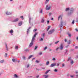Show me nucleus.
Returning a JSON list of instances; mask_svg holds the SVG:
<instances>
[{
	"label": "nucleus",
	"mask_w": 78,
	"mask_h": 78,
	"mask_svg": "<svg viewBox=\"0 0 78 78\" xmlns=\"http://www.w3.org/2000/svg\"><path fill=\"white\" fill-rule=\"evenodd\" d=\"M40 13H42V10H41L40 11Z\"/></svg>",
	"instance_id": "nucleus-47"
},
{
	"label": "nucleus",
	"mask_w": 78,
	"mask_h": 78,
	"mask_svg": "<svg viewBox=\"0 0 78 78\" xmlns=\"http://www.w3.org/2000/svg\"><path fill=\"white\" fill-rule=\"evenodd\" d=\"M41 23H44V18H43L41 20Z\"/></svg>",
	"instance_id": "nucleus-12"
},
{
	"label": "nucleus",
	"mask_w": 78,
	"mask_h": 78,
	"mask_svg": "<svg viewBox=\"0 0 78 78\" xmlns=\"http://www.w3.org/2000/svg\"><path fill=\"white\" fill-rule=\"evenodd\" d=\"M45 78H47L48 77V75H44L43 76Z\"/></svg>",
	"instance_id": "nucleus-9"
},
{
	"label": "nucleus",
	"mask_w": 78,
	"mask_h": 78,
	"mask_svg": "<svg viewBox=\"0 0 78 78\" xmlns=\"http://www.w3.org/2000/svg\"><path fill=\"white\" fill-rule=\"evenodd\" d=\"M29 29H27V33H28V31H29Z\"/></svg>",
	"instance_id": "nucleus-53"
},
{
	"label": "nucleus",
	"mask_w": 78,
	"mask_h": 78,
	"mask_svg": "<svg viewBox=\"0 0 78 78\" xmlns=\"http://www.w3.org/2000/svg\"><path fill=\"white\" fill-rule=\"evenodd\" d=\"M64 66H65V65H64V64L63 63L62 64V67H64Z\"/></svg>",
	"instance_id": "nucleus-42"
},
{
	"label": "nucleus",
	"mask_w": 78,
	"mask_h": 78,
	"mask_svg": "<svg viewBox=\"0 0 78 78\" xmlns=\"http://www.w3.org/2000/svg\"><path fill=\"white\" fill-rule=\"evenodd\" d=\"M76 76H78V75H76Z\"/></svg>",
	"instance_id": "nucleus-64"
},
{
	"label": "nucleus",
	"mask_w": 78,
	"mask_h": 78,
	"mask_svg": "<svg viewBox=\"0 0 78 78\" xmlns=\"http://www.w3.org/2000/svg\"><path fill=\"white\" fill-rule=\"evenodd\" d=\"M52 14V13H51L50 12V13H49V16H51V15Z\"/></svg>",
	"instance_id": "nucleus-25"
},
{
	"label": "nucleus",
	"mask_w": 78,
	"mask_h": 78,
	"mask_svg": "<svg viewBox=\"0 0 78 78\" xmlns=\"http://www.w3.org/2000/svg\"><path fill=\"white\" fill-rule=\"evenodd\" d=\"M59 48H57L56 49V50H58L59 49Z\"/></svg>",
	"instance_id": "nucleus-46"
},
{
	"label": "nucleus",
	"mask_w": 78,
	"mask_h": 78,
	"mask_svg": "<svg viewBox=\"0 0 78 78\" xmlns=\"http://www.w3.org/2000/svg\"><path fill=\"white\" fill-rule=\"evenodd\" d=\"M20 17L21 19H22V20H23V16H21Z\"/></svg>",
	"instance_id": "nucleus-28"
},
{
	"label": "nucleus",
	"mask_w": 78,
	"mask_h": 78,
	"mask_svg": "<svg viewBox=\"0 0 78 78\" xmlns=\"http://www.w3.org/2000/svg\"><path fill=\"white\" fill-rule=\"evenodd\" d=\"M47 2H48V0H46L45 2V4H47Z\"/></svg>",
	"instance_id": "nucleus-31"
},
{
	"label": "nucleus",
	"mask_w": 78,
	"mask_h": 78,
	"mask_svg": "<svg viewBox=\"0 0 78 78\" xmlns=\"http://www.w3.org/2000/svg\"><path fill=\"white\" fill-rule=\"evenodd\" d=\"M31 57H33V55H30V56L29 57L28 59L30 58Z\"/></svg>",
	"instance_id": "nucleus-22"
},
{
	"label": "nucleus",
	"mask_w": 78,
	"mask_h": 78,
	"mask_svg": "<svg viewBox=\"0 0 78 78\" xmlns=\"http://www.w3.org/2000/svg\"><path fill=\"white\" fill-rule=\"evenodd\" d=\"M42 52H40L39 54V55H42Z\"/></svg>",
	"instance_id": "nucleus-38"
},
{
	"label": "nucleus",
	"mask_w": 78,
	"mask_h": 78,
	"mask_svg": "<svg viewBox=\"0 0 78 78\" xmlns=\"http://www.w3.org/2000/svg\"><path fill=\"white\" fill-rule=\"evenodd\" d=\"M75 30H76V31H78V29H75Z\"/></svg>",
	"instance_id": "nucleus-45"
},
{
	"label": "nucleus",
	"mask_w": 78,
	"mask_h": 78,
	"mask_svg": "<svg viewBox=\"0 0 78 78\" xmlns=\"http://www.w3.org/2000/svg\"><path fill=\"white\" fill-rule=\"evenodd\" d=\"M37 46H35V50H36V49H37Z\"/></svg>",
	"instance_id": "nucleus-41"
},
{
	"label": "nucleus",
	"mask_w": 78,
	"mask_h": 78,
	"mask_svg": "<svg viewBox=\"0 0 78 78\" xmlns=\"http://www.w3.org/2000/svg\"><path fill=\"white\" fill-rule=\"evenodd\" d=\"M75 23V21L73 20L72 22V23H73V24Z\"/></svg>",
	"instance_id": "nucleus-40"
},
{
	"label": "nucleus",
	"mask_w": 78,
	"mask_h": 78,
	"mask_svg": "<svg viewBox=\"0 0 78 78\" xmlns=\"http://www.w3.org/2000/svg\"><path fill=\"white\" fill-rule=\"evenodd\" d=\"M29 66H30V65H29V64H28L27 65V67H29Z\"/></svg>",
	"instance_id": "nucleus-48"
},
{
	"label": "nucleus",
	"mask_w": 78,
	"mask_h": 78,
	"mask_svg": "<svg viewBox=\"0 0 78 78\" xmlns=\"http://www.w3.org/2000/svg\"><path fill=\"white\" fill-rule=\"evenodd\" d=\"M23 59H25V56H23Z\"/></svg>",
	"instance_id": "nucleus-35"
},
{
	"label": "nucleus",
	"mask_w": 78,
	"mask_h": 78,
	"mask_svg": "<svg viewBox=\"0 0 78 78\" xmlns=\"http://www.w3.org/2000/svg\"><path fill=\"white\" fill-rule=\"evenodd\" d=\"M51 20H53V18H52L51 19Z\"/></svg>",
	"instance_id": "nucleus-52"
},
{
	"label": "nucleus",
	"mask_w": 78,
	"mask_h": 78,
	"mask_svg": "<svg viewBox=\"0 0 78 78\" xmlns=\"http://www.w3.org/2000/svg\"><path fill=\"white\" fill-rule=\"evenodd\" d=\"M60 18H61V19H62V17H61V16H59L58 20H59V19Z\"/></svg>",
	"instance_id": "nucleus-17"
},
{
	"label": "nucleus",
	"mask_w": 78,
	"mask_h": 78,
	"mask_svg": "<svg viewBox=\"0 0 78 78\" xmlns=\"http://www.w3.org/2000/svg\"><path fill=\"white\" fill-rule=\"evenodd\" d=\"M54 71V72H57V71H58V70H57V69H55Z\"/></svg>",
	"instance_id": "nucleus-33"
},
{
	"label": "nucleus",
	"mask_w": 78,
	"mask_h": 78,
	"mask_svg": "<svg viewBox=\"0 0 78 78\" xmlns=\"http://www.w3.org/2000/svg\"><path fill=\"white\" fill-rule=\"evenodd\" d=\"M19 20V18L16 19L12 21L13 22H17L18 20Z\"/></svg>",
	"instance_id": "nucleus-6"
},
{
	"label": "nucleus",
	"mask_w": 78,
	"mask_h": 78,
	"mask_svg": "<svg viewBox=\"0 0 78 78\" xmlns=\"http://www.w3.org/2000/svg\"><path fill=\"white\" fill-rule=\"evenodd\" d=\"M59 27H60V28L61 29V27H62L63 26V22L62 21L61 22V24H60L59 25Z\"/></svg>",
	"instance_id": "nucleus-7"
},
{
	"label": "nucleus",
	"mask_w": 78,
	"mask_h": 78,
	"mask_svg": "<svg viewBox=\"0 0 78 78\" xmlns=\"http://www.w3.org/2000/svg\"><path fill=\"white\" fill-rule=\"evenodd\" d=\"M66 52H67V50H66Z\"/></svg>",
	"instance_id": "nucleus-63"
},
{
	"label": "nucleus",
	"mask_w": 78,
	"mask_h": 78,
	"mask_svg": "<svg viewBox=\"0 0 78 78\" xmlns=\"http://www.w3.org/2000/svg\"><path fill=\"white\" fill-rule=\"evenodd\" d=\"M64 47V46H63V44H61L60 45V48L61 50H62V49Z\"/></svg>",
	"instance_id": "nucleus-5"
},
{
	"label": "nucleus",
	"mask_w": 78,
	"mask_h": 78,
	"mask_svg": "<svg viewBox=\"0 0 78 78\" xmlns=\"http://www.w3.org/2000/svg\"><path fill=\"white\" fill-rule=\"evenodd\" d=\"M78 48V47L77 46H76V47H75V49H77Z\"/></svg>",
	"instance_id": "nucleus-37"
},
{
	"label": "nucleus",
	"mask_w": 78,
	"mask_h": 78,
	"mask_svg": "<svg viewBox=\"0 0 78 78\" xmlns=\"http://www.w3.org/2000/svg\"><path fill=\"white\" fill-rule=\"evenodd\" d=\"M55 31V30L53 29L51 30H50L48 33V34H52Z\"/></svg>",
	"instance_id": "nucleus-3"
},
{
	"label": "nucleus",
	"mask_w": 78,
	"mask_h": 78,
	"mask_svg": "<svg viewBox=\"0 0 78 78\" xmlns=\"http://www.w3.org/2000/svg\"><path fill=\"white\" fill-rule=\"evenodd\" d=\"M51 27V26H49L48 27V29H47V31H48V30H50V28Z\"/></svg>",
	"instance_id": "nucleus-15"
},
{
	"label": "nucleus",
	"mask_w": 78,
	"mask_h": 78,
	"mask_svg": "<svg viewBox=\"0 0 78 78\" xmlns=\"http://www.w3.org/2000/svg\"><path fill=\"white\" fill-rule=\"evenodd\" d=\"M45 34L44 33H43L42 34L43 37H44V36H45Z\"/></svg>",
	"instance_id": "nucleus-30"
},
{
	"label": "nucleus",
	"mask_w": 78,
	"mask_h": 78,
	"mask_svg": "<svg viewBox=\"0 0 78 78\" xmlns=\"http://www.w3.org/2000/svg\"><path fill=\"white\" fill-rule=\"evenodd\" d=\"M50 70H48L45 73V74H47V73H48V72H50Z\"/></svg>",
	"instance_id": "nucleus-14"
},
{
	"label": "nucleus",
	"mask_w": 78,
	"mask_h": 78,
	"mask_svg": "<svg viewBox=\"0 0 78 78\" xmlns=\"http://www.w3.org/2000/svg\"><path fill=\"white\" fill-rule=\"evenodd\" d=\"M58 42H59V41H56V42H55V44H58Z\"/></svg>",
	"instance_id": "nucleus-29"
},
{
	"label": "nucleus",
	"mask_w": 78,
	"mask_h": 78,
	"mask_svg": "<svg viewBox=\"0 0 78 78\" xmlns=\"http://www.w3.org/2000/svg\"><path fill=\"white\" fill-rule=\"evenodd\" d=\"M25 51H29V50L27 49H26L25 50Z\"/></svg>",
	"instance_id": "nucleus-51"
},
{
	"label": "nucleus",
	"mask_w": 78,
	"mask_h": 78,
	"mask_svg": "<svg viewBox=\"0 0 78 78\" xmlns=\"http://www.w3.org/2000/svg\"><path fill=\"white\" fill-rule=\"evenodd\" d=\"M69 15H70L71 14V13H70L68 14Z\"/></svg>",
	"instance_id": "nucleus-59"
},
{
	"label": "nucleus",
	"mask_w": 78,
	"mask_h": 78,
	"mask_svg": "<svg viewBox=\"0 0 78 78\" xmlns=\"http://www.w3.org/2000/svg\"><path fill=\"white\" fill-rule=\"evenodd\" d=\"M68 46H69V45L67 46H66V48H67V47H68Z\"/></svg>",
	"instance_id": "nucleus-62"
},
{
	"label": "nucleus",
	"mask_w": 78,
	"mask_h": 78,
	"mask_svg": "<svg viewBox=\"0 0 78 78\" xmlns=\"http://www.w3.org/2000/svg\"><path fill=\"white\" fill-rule=\"evenodd\" d=\"M22 22H20L19 23V26H20L22 25Z\"/></svg>",
	"instance_id": "nucleus-13"
},
{
	"label": "nucleus",
	"mask_w": 78,
	"mask_h": 78,
	"mask_svg": "<svg viewBox=\"0 0 78 78\" xmlns=\"http://www.w3.org/2000/svg\"><path fill=\"white\" fill-rule=\"evenodd\" d=\"M6 14H7V15H10V14H11V13H10L8 12H6Z\"/></svg>",
	"instance_id": "nucleus-11"
},
{
	"label": "nucleus",
	"mask_w": 78,
	"mask_h": 78,
	"mask_svg": "<svg viewBox=\"0 0 78 78\" xmlns=\"http://www.w3.org/2000/svg\"><path fill=\"white\" fill-rule=\"evenodd\" d=\"M50 8H51V6H49L48 7V5H46V10H49L50 9Z\"/></svg>",
	"instance_id": "nucleus-4"
},
{
	"label": "nucleus",
	"mask_w": 78,
	"mask_h": 78,
	"mask_svg": "<svg viewBox=\"0 0 78 78\" xmlns=\"http://www.w3.org/2000/svg\"><path fill=\"white\" fill-rule=\"evenodd\" d=\"M37 31V29H34L33 31L34 32H35V31Z\"/></svg>",
	"instance_id": "nucleus-24"
},
{
	"label": "nucleus",
	"mask_w": 78,
	"mask_h": 78,
	"mask_svg": "<svg viewBox=\"0 0 78 78\" xmlns=\"http://www.w3.org/2000/svg\"><path fill=\"white\" fill-rule=\"evenodd\" d=\"M59 64L58 63V64H57V66H59Z\"/></svg>",
	"instance_id": "nucleus-49"
},
{
	"label": "nucleus",
	"mask_w": 78,
	"mask_h": 78,
	"mask_svg": "<svg viewBox=\"0 0 78 78\" xmlns=\"http://www.w3.org/2000/svg\"><path fill=\"white\" fill-rule=\"evenodd\" d=\"M76 22L78 23V19L76 20Z\"/></svg>",
	"instance_id": "nucleus-50"
},
{
	"label": "nucleus",
	"mask_w": 78,
	"mask_h": 78,
	"mask_svg": "<svg viewBox=\"0 0 78 78\" xmlns=\"http://www.w3.org/2000/svg\"><path fill=\"white\" fill-rule=\"evenodd\" d=\"M37 34V33H36L34 35V36L32 37L31 43L29 45L30 47H31V46L33 45V42H34V39H35V37H36V36Z\"/></svg>",
	"instance_id": "nucleus-1"
},
{
	"label": "nucleus",
	"mask_w": 78,
	"mask_h": 78,
	"mask_svg": "<svg viewBox=\"0 0 78 78\" xmlns=\"http://www.w3.org/2000/svg\"><path fill=\"white\" fill-rule=\"evenodd\" d=\"M69 60L71 61V62H70L71 64H73V61L72 60V59H71V58L70 57L68 59V61H69Z\"/></svg>",
	"instance_id": "nucleus-2"
},
{
	"label": "nucleus",
	"mask_w": 78,
	"mask_h": 78,
	"mask_svg": "<svg viewBox=\"0 0 78 78\" xmlns=\"http://www.w3.org/2000/svg\"><path fill=\"white\" fill-rule=\"evenodd\" d=\"M69 37H71V34H68Z\"/></svg>",
	"instance_id": "nucleus-18"
},
{
	"label": "nucleus",
	"mask_w": 78,
	"mask_h": 78,
	"mask_svg": "<svg viewBox=\"0 0 78 78\" xmlns=\"http://www.w3.org/2000/svg\"><path fill=\"white\" fill-rule=\"evenodd\" d=\"M76 73H78V72L77 71H76Z\"/></svg>",
	"instance_id": "nucleus-60"
},
{
	"label": "nucleus",
	"mask_w": 78,
	"mask_h": 78,
	"mask_svg": "<svg viewBox=\"0 0 78 78\" xmlns=\"http://www.w3.org/2000/svg\"><path fill=\"white\" fill-rule=\"evenodd\" d=\"M76 40H78V37H77V38H76Z\"/></svg>",
	"instance_id": "nucleus-61"
},
{
	"label": "nucleus",
	"mask_w": 78,
	"mask_h": 78,
	"mask_svg": "<svg viewBox=\"0 0 78 78\" xmlns=\"http://www.w3.org/2000/svg\"><path fill=\"white\" fill-rule=\"evenodd\" d=\"M17 48H18V46H15V49L17 50Z\"/></svg>",
	"instance_id": "nucleus-26"
},
{
	"label": "nucleus",
	"mask_w": 78,
	"mask_h": 78,
	"mask_svg": "<svg viewBox=\"0 0 78 78\" xmlns=\"http://www.w3.org/2000/svg\"><path fill=\"white\" fill-rule=\"evenodd\" d=\"M70 77H71V78H73V76H72V75H70Z\"/></svg>",
	"instance_id": "nucleus-44"
},
{
	"label": "nucleus",
	"mask_w": 78,
	"mask_h": 78,
	"mask_svg": "<svg viewBox=\"0 0 78 78\" xmlns=\"http://www.w3.org/2000/svg\"><path fill=\"white\" fill-rule=\"evenodd\" d=\"M69 8H67L66 9V11H69Z\"/></svg>",
	"instance_id": "nucleus-19"
},
{
	"label": "nucleus",
	"mask_w": 78,
	"mask_h": 78,
	"mask_svg": "<svg viewBox=\"0 0 78 78\" xmlns=\"http://www.w3.org/2000/svg\"><path fill=\"white\" fill-rule=\"evenodd\" d=\"M43 40V39L42 38H41V39L40 41H42Z\"/></svg>",
	"instance_id": "nucleus-55"
},
{
	"label": "nucleus",
	"mask_w": 78,
	"mask_h": 78,
	"mask_svg": "<svg viewBox=\"0 0 78 78\" xmlns=\"http://www.w3.org/2000/svg\"><path fill=\"white\" fill-rule=\"evenodd\" d=\"M65 42H67V40H66V39H65Z\"/></svg>",
	"instance_id": "nucleus-56"
},
{
	"label": "nucleus",
	"mask_w": 78,
	"mask_h": 78,
	"mask_svg": "<svg viewBox=\"0 0 78 78\" xmlns=\"http://www.w3.org/2000/svg\"><path fill=\"white\" fill-rule=\"evenodd\" d=\"M53 61H55V58H53L52 59Z\"/></svg>",
	"instance_id": "nucleus-43"
},
{
	"label": "nucleus",
	"mask_w": 78,
	"mask_h": 78,
	"mask_svg": "<svg viewBox=\"0 0 78 78\" xmlns=\"http://www.w3.org/2000/svg\"><path fill=\"white\" fill-rule=\"evenodd\" d=\"M13 33V30H11L10 31V33H11L12 35V33Z\"/></svg>",
	"instance_id": "nucleus-10"
},
{
	"label": "nucleus",
	"mask_w": 78,
	"mask_h": 78,
	"mask_svg": "<svg viewBox=\"0 0 78 78\" xmlns=\"http://www.w3.org/2000/svg\"><path fill=\"white\" fill-rule=\"evenodd\" d=\"M47 22L48 24V23H49V21H47Z\"/></svg>",
	"instance_id": "nucleus-54"
},
{
	"label": "nucleus",
	"mask_w": 78,
	"mask_h": 78,
	"mask_svg": "<svg viewBox=\"0 0 78 78\" xmlns=\"http://www.w3.org/2000/svg\"><path fill=\"white\" fill-rule=\"evenodd\" d=\"M49 64V62L48 61L46 62V65L47 66V65H48Z\"/></svg>",
	"instance_id": "nucleus-16"
},
{
	"label": "nucleus",
	"mask_w": 78,
	"mask_h": 78,
	"mask_svg": "<svg viewBox=\"0 0 78 78\" xmlns=\"http://www.w3.org/2000/svg\"><path fill=\"white\" fill-rule=\"evenodd\" d=\"M39 61H37V60L36 61V62L37 63H39Z\"/></svg>",
	"instance_id": "nucleus-34"
},
{
	"label": "nucleus",
	"mask_w": 78,
	"mask_h": 78,
	"mask_svg": "<svg viewBox=\"0 0 78 78\" xmlns=\"http://www.w3.org/2000/svg\"><path fill=\"white\" fill-rule=\"evenodd\" d=\"M37 78H39V76H36Z\"/></svg>",
	"instance_id": "nucleus-58"
},
{
	"label": "nucleus",
	"mask_w": 78,
	"mask_h": 78,
	"mask_svg": "<svg viewBox=\"0 0 78 78\" xmlns=\"http://www.w3.org/2000/svg\"><path fill=\"white\" fill-rule=\"evenodd\" d=\"M47 47H45L44 49V50H46V49H47Z\"/></svg>",
	"instance_id": "nucleus-32"
},
{
	"label": "nucleus",
	"mask_w": 78,
	"mask_h": 78,
	"mask_svg": "<svg viewBox=\"0 0 78 78\" xmlns=\"http://www.w3.org/2000/svg\"><path fill=\"white\" fill-rule=\"evenodd\" d=\"M4 60H1L0 61V62H1V63H2L3 62H4Z\"/></svg>",
	"instance_id": "nucleus-23"
},
{
	"label": "nucleus",
	"mask_w": 78,
	"mask_h": 78,
	"mask_svg": "<svg viewBox=\"0 0 78 78\" xmlns=\"http://www.w3.org/2000/svg\"><path fill=\"white\" fill-rule=\"evenodd\" d=\"M36 70H39V69H36Z\"/></svg>",
	"instance_id": "nucleus-57"
},
{
	"label": "nucleus",
	"mask_w": 78,
	"mask_h": 78,
	"mask_svg": "<svg viewBox=\"0 0 78 78\" xmlns=\"http://www.w3.org/2000/svg\"><path fill=\"white\" fill-rule=\"evenodd\" d=\"M5 57H6V56H7V54L5 53Z\"/></svg>",
	"instance_id": "nucleus-39"
},
{
	"label": "nucleus",
	"mask_w": 78,
	"mask_h": 78,
	"mask_svg": "<svg viewBox=\"0 0 78 78\" xmlns=\"http://www.w3.org/2000/svg\"><path fill=\"white\" fill-rule=\"evenodd\" d=\"M5 45H6V50H8V47H7V44H5Z\"/></svg>",
	"instance_id": "nucleus-21"
},
{
	"label": "nucleus",
	"mask_w": 78,
	"mask_h": 78,
	"mask_svg": "<svg viewBox=\"0 0 78 78\" xmlns=\"http://www.w3.org/2000/svg\"><path fill=\"white\" fill-rule=\"evenodd\" d=\"M56 63H54V64H52L50 66L51 67H54V66H56Z\"/></svg>",
	"instance_id": "nucleus-8"
},
{
	"label": "nucleus",
	"mask_w": 78,
	"mask_h": 78,
	"mask_svg": "<svg viewBox=\"0 0 78 78\" xmlns=\"http://www.w3.org/2000/svg\"><path fill=\"white\" fill-rule=\"evenodd\" d=\"M14 76H15V77H16V78H17V75L16 74H15L14 75Z\"/></svg>",
	"instance_id": "nucleus-20"
},
{
	"label": "nucleus",
	"mask_w": 78,
	"mask_h": 78,
	"mask_svg": "<svg viewBox=\"0 0 78 78\" xmlns=\"http://www.w3.org/2000/svg\"><path fill=\"white\" fill-rule=\"evenodd\" d=\"M68 44H70V40H69L68 42Z\"/></svg>",
	"instance_id": "nucleus-27"
},
{
	"label": "nucleus",
	"mask_w": 78,
	"mask_h": 78,
	"mask_svg": "<svg viewBox=\"0 0 78 78\" xmlns=\"http://www.w3.org/2000/svg\"><path fill=\"white\" fill-rule=\"evenodd\" d=\"M12 61L13 62H14V61H15V59L14 58H13L12 59Z\"/></svg>",
	"instance_id": "nucleus-36"
}]
</instances>
